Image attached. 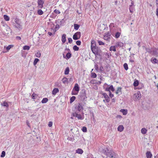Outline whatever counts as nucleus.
I'll return each instance as SVG.
<instances>
[{
	"label": "nucleus",
	"instance_id": "obj_1",
	"mask_svg": "<svg viewBox=\"0 0 158 158\" xmlns=\"http://www.w3.org/2000/svg\"><path fill=\"white\" fill-rule=\"evenodd\" d=\"M103 152L107 157L115 158L118 157V155L112 151H109L107 148H105L103 150Z\"/></svg>",
	"mask_w": 158,
	"mask_h": 158
},
{
	"label": "nucleus",
	"instance_id": "obj_2",
	"mask_svg": "<svg viewBox=\"0 0 158 158\" xmlns=\"http://www.w3.org/2000/svg\"><path fill=\"white\" fill-rule=\"evenodd\" d=\"M146 50L148 53L153 56L158 57V48H153L151 49L146 48Z\"/></svg>",
	"mask_w": 158,
	"mask_h": 158
},
{
	"label": "nucleus",
	"instance_id": "obj_3",
	"mask_svg": "<svg viewBox=\"0 0 158 158\" xmlns=\"http://www.w3.org/2000/svg\"><path fill=\"white\" fill-rule=\"evenodd\" d=\"M14 26L19 30L22 29V26L21 22L18 20L15 19V22L13 23Z\"/></svg>",
	"mask_w": 158,
	"mask_h": 158
},
{
	"label": "nucleus",
	"instance_id": "obj_4",
	"mask_svg": "<svg viewBox=\"0 0 158 158\" xmlns=\"http://www.w3.org/2000/svg\"><path fill=\"white\" fill-rule=\"evenodd\" d=\"M91 50L93 53L96 56L100 55L101 52V50L98 47L92 49Z\"/></svg>",
	"mask_w": 158,
	"mask_h": 158
},
{
	"label": "nucleus",
	"instance_id": "obj_5",
	"mask_svg": "<svg viewBox=\"0 0 158 158\" xmlns=\"http://www.w3.org/2000/svg\"><path fill=\"white\" fill-rule=\"evenodd\" d=\"M73 116L77 117L78 119L83 120L84 118V116H82L80 114H78L77 111L73 113Z\"/></svg>",
	"mask_w": 158,
	"mask_h": 158
},
{
	"label": "nucleus",
	"instance_id": "obj_6",
	"mask_svg": "<svg viewBox=\"0 0 158 158\" xmlns=\"http://www.w3.org/2000/svg\"><path fill=\"white\" fill-rule=\"evenodd\" d=\"M6 27H4L2 30L3 32L5 34H8L10 32H11V30L10 27H8L7 25H6Z\"/></svg>",
	"mask_w": 158,
	"mask_h": 158
},
{
	"label": "nucleus",
	"instance_id": "obj_7",
	"mask_svg": "<svg viewBox=\"0 0 158 158\" xmlns=\"http://www.w3.org/2000/svg\"><path fill=\"white\" fill-rule=\"evenodd\" d=\"M81 36V33L80 32L78 31L75 33L73 36V39L74 40H77L79 39Z\"/></svg>",
	"mask_w": 158,
	"mask_h": 158
},
{
	"label": "nucleus",
	"instance_id": "obj_8",
	"mask_svg": "<svg viewBox=\"0 0 158 158\" xmlns=\"http://www.w3.org/2000/svg\"><path fill=\"white\" fill-rule=\"evenodd\" d=\"M102 95L105 98V100L107 102H109L110 101V99L108 96L107 94L106 93H102Z\"/></svg>",
	"mask_w": 158,
	"mask_h": 158
},
{
	"label": "nucleus",
	"instance_id": "obj_9",
	"mask_svg": "<svg viewBox=\"0 0 158 158\" xmlns=\"http://www.w3.org/2000/svg\"><path fill=\"white\" fill-rule=\"evenodd\" d=\"M134 97L138 99H140L141 98V95L140 92H137L136 93L134 94Z\"/></svg>",
	"mask_w": 158,
	"mask_h": 158
},
{
	"label": "nucleus",
	"instance_id": "obj_10",
	"mask_svg": "<svg viewBox=\"0 0 158 158\" xmlns=\"http://www.w3.org/2000/svg\"><path fill=\"white\" fill-rule=\"evenodd\" d=\"M37 3L40 8H41L43 7L44 3V1L43 0H38Z\"/></svg>",
	"mask_w": 158,
	"mask_h": 158
},
{
	"label": "nucleus",
	"instance_id": "obj_11",
	"mask_svg": "<svg viewBox=\"0 0 158 158\" xmlns=\"http://www.w3.org/2000/svg\"><path fill=\"white\" fill-rule=\"evenodd\" d=\"M105 90L106 91H110L111 90L112 92L114 91V88L113 85H111L109 87H106L105 89Z\"/></svg>",
	"mask_w": 158,
	"mask_h": 158
},
{
	"label": "nucleus",
	"instance_id": "obj_12",
	"mask_svg": "<svg viewBox=\"0 0 158 158\" xmlns=\"http://www.w3.org/2000/svg\"><path fill=\"white\" fill-rule=\"evenodd\" d=\"M110 33H108L106 34L104 36V39L107 41H109L110 39Z\"/></svg>",
	"mask_w": 158,
	"mask_h": 158
},
{
	"label": "nucleus",
	"instance_id": "obj_13",
	"mask_svg": "<svg viewBox=\"0 0 158 158\" xmlns=\"http://www.w3.org/2000/svg\"><path fill=\"white\" fill-rule=\"evenodd\" d=\"M96 44V42L94 40H92L91 41V49L97 47Z\"/></svg>",
	"mask_w": 158,
	"mask_h": 158
},
{
	"label": "nucleus",
	"instance_id": "obj_14",
	"mask_svg": "<svg viewBox=\"0 0 158 158\" xmlns=\"http://www.w3.org/2000/svg\"><path fill=\"white\" fill-rule=\"evenodd\" d=\"M123 46V44L121 42H118L116 43L115 47L117 48L118 47H122Z\"/></svg>",
	"mask_w": 158,
	"mask_h": 158
},
{
	"label": "nucleus",
	"instance_id": "obj_15",
	"mask_svg": "<svg viewBox=\"0 0 158 158\" xmlns=\"http://www.w3.org/2000/svg\"><path fill=\"white\" fill-rule=\"evenodd\" d=\"M73 90H74L75 91L77 92H78L79 90V88L77 84L76 83L75 85L74 86L73 89Z\"/></svg>",
	"mask_w": 158,
	"mask_h": 158
},
{
	"label": "nucleus",
	"instance_id": "obj_16",
	"mask_svg": "<svg viewBox=\"0 0 158 158\" xmlns=\"http://www.w3.org/2000/svg\"><path fill=\"white\" fill-rule=\"evenodd\" d=\"M66 35L65 34H64L63 35H62L61 40L62 41L63 43V44L65 43V42H66Z\"/></svg>",
	"mask_w": 158,
	"mask_h": 158
},
{
	"label": "nucleus",
	"instance_id": "obj_17",
	"mask_svg": "<svg viewBox=\"0 0 158 158\" xmlns=\"http://www.w3.org/2000/svg\"><path fill=\"white\" fill-rule=\"evenodd\" d=\"M59 90L57 88H54L52 91V94L53 95H56V93L58 92Z\"/></svg>",
	"mask_w": 158,
	"mask_h": 158
},
{
	"label": "nucleus",
	"instance_id": "obj_18",
	"mask_svg": "<svg viewBox=\"0 0 158 158\" xmlns=\"http://www.w3.org/2000/svg\"><path fill=\"white\" fill-rule=\"evenodd\" d=\"M124 128L123 125H119L118 127V130L120 132H122L123 131Z\"/></svg>",
	"mask_w": 158,
	"mask_h": 158
},
{
	"label": "nucleus",
	"instance_id": "obj_19",
	"mask_svg": "<svg viewBox=\"0 0 158 158\" xmlns=\"http://www.w3.org/2000/svg\"><path fill=\"white\" fill-rule=\"evenodd\" d=\"M146 154L147 158H151L152 156L151 152L149 151L147 152Z\"/></svg>",
	"mask_w": 158,
	"mask_h": 158
},
{
	"label": "nucleus",
	"instance_id": "obj_20",
	"mask_svg": "<svg viewBox=\"0 0 158 158\" xmlns=\"http://www.w3.org/2000/svg\"><path fill=\"white\" fill-rule=\"evenodd\" d=\"M120 111L122 112L123 115H126L127 113V110L125 109H121Z\"/></svg>",
	"mask_w": 158,
	"mask_h": 158
},
{
	"label": "nucleus",
	"instance_id": "obj_21",
	"mask_svg": "<svg viewBox=\"0 0 158 158\" xmlns=\"http://www.w3.org/2000/svg\"><path fill=\"white\" fill-rule=\"evenodd\" d=\"M62 81L64 84H66L68 83V79L65 77L63 78L62 80Z\"/></svg>",
	"mask_w": 158,
	"mask_h": 158
},
{
	"label": "nucleus",
	"instance_id": "obj_22",
	"mask_svg": "<svg viewBox=\"0 0 158 158\" xmlns=\"http://www.w3.org/2000/svg\"><path fill=\"white\" fill-rule=\"evenodd\" d=\"M76 152L78 154H81L83 153V151L81 149L78 148L76 150Z\"/></svg>",
	"mask_w": 158,
	"mask_h": 158
},
{
	"label": "nucleus",
	"instance_id": "obj_23",
	"mask_svg": "<svg viewBox=\"0 0 158 158\" xmlns=\"http://www.w3.org/2000/svg\"><path fill=\"white\" fill-rule=\"evenodd\" d=\"M115 47H116L115 46H112L110 47V51H113L114 52L116 51V49L115 48Z\"/></svg>",
	"mask_w": 158,
	"mask_h": 158
},
{
	"label": "nucleus",
	"instance_id": "obj_24",
	"mask_svg": "<svg viewBox=\"0 0 158 158\" xmlns=\"http://www.w3.org/2000/svg\"><path fill=\"white\" fill-rule=\"evenodd\" d=\"M147 132V130L145 128H143L141 130V132L143 134H145Z\"/></svg>",
	"mask_w": 158,
	"mask_h": 158
},
{
	"label": "nucleus",
	"instance_id": "obj_25",
	"mask_svg": "<svg viewBox=\"0 0 158 158\" xmlns=\"http://www.w3.org/2000/svg\"><path fill=\"white\" fill-rule=\"evenodd\" d=\"M82 109L83 108L82 105L80 104H79L77 107V110L79 111H81L82 110Z\"/></svg>",
	"mask_w": 158,
	"mask_h": 158
},
{
	"label": "nucleus",
	"instance_id": "obj_26",
	"mask_svg": "<svg viewBox=\"0 0 158 158\" xmlns=\"http://www.w3.org/2000/svg\"><path fill=\"white\" fill-rule=\"evenodd\" d=\"M151 61L154 64H156L158 62V60H157V59L156 58H154L153 59L152 58L151 59Z\"/></svg>",
	"mask_w": 158,
	"mask_h": 158
},
{
	"label": "nucleus",
	"instance_id": "obj_27",
	"mask_svg": "<svg viewBox=\"0 0 158 158\" xmlns=\"http://www.w3.org/2000/svg\"><path fill=\"white\" fill-rule=\"evenodd\" d=\"M48 101V99L47 98H43L41 101V102L42 103H46Z\"/></svg>",
	"mask_w": 158,
	"mask_h": 158
},
{
	"label": "nucleus",
	"instance_id": "obj_28",
	"mask_svg": "<svg viewBox=\"0 0 158 158\" xmlns=\"http://www.w3.org/2000/svg\"><path fill=\"white\" fill-rule=\"evenodd\" d=\"M4 19L6 21H8L10 20V18L9 17L6 15H4L3 16Z\"/></svg>",
	"mask_w": 158,
	"mask_h": 158
},
{
	"label": "nucleus",
	"instance_id": "obj_29",
	"mask_svg": "<svg viewBox=\"0 0 158 158\" xmlns=\"http://www.w3.org/2000/svg\"><path fill=\"white\" fill-rule=\"evenodd\" d=\"M71 56V54L70 52H68L66 55V57L67 59H69Z\"/></svg>",
	"mask_w": 158,
	"mask_h": 158
},
{
	"label": "nucleus",
	"instance_id": "obj_30",
	"mask_svg": "<svg viewBox=\"0 0 158 158\" xmlns=\"http://www.w3.org/2000/svg\"><path fill=\"white\" fill-rule=\"evenodd\" d=\"M139 84V81L137 80H135L134 83L133 85L134 86L136 87Z\"/></svg>",
	"mask_w": 158,
	"mask_h": 158
},
{
	"label": "nucleus",
	"instance_id": "obj_31",
	"mask_svg": "<svg viewBox=\"0 0 158 158\" xmlns=\"http://www.w3.org/2000/svg\"><path fill=\"white\" fill-rule=\"evenodd\" d=\"M39 60L38 58H35L33 62V64L34 65H35L39 61Z\"/></svg>",
	"mask_w": 158,
	"mask_h": 158
},
{
	"label": "nucleus",
	"instance_id": "obj_32",
	"mask_svg": "<svg viewBox=\"0 0 158 158\" xmlns=\"http://www.w3.org/2000/svg\"><path fill=\"white\" fill-rule=\"evenodd\" d=\"M74 29L76 30H77L80 27V26L79 25L76 24H74Z\"/></svg>",
	"mask_w": 158,
	"mask_h": 158
},
{
	"label": "nucleus",
	"instance_id": "obj_33",
	"mask_svg": "<svg viewBox=\"0 0 158 158\" xmlns=\"http://www.w3.org/2000/svg\"><path fill=\"white\" fill-rule=\"evenodd\" d=\"M69 67L66 68L65 72L64 74L65 75H67L69 74Z\"/></svg>",
	"mask_w": 158,
	"mask_h": 158
},
{
	"label": "nucleus",
	"instance_id": "obj_34",
	"mask_svg": "<svg viewBox=\"0 0 158 158\" xmlns=\"http://www.w3.org/2000/svg\"><path fill=\"white\" fill-rule=\"evenodd\" d=\"M13 47V46L12 45H9L6 47H4V48H6L7 50L8 51Z\"/></svg>",
	"mask_w": 158,
	"mask_h": 158
},
{
	"label": "nucleus",
	"instance_id": "obj_35",
	"mask_svg": "<svg viewBox=\"0 0 158 158\" xmlns=\"http://www.w3.org/2000/svg\"><path fill=\"white\" fill-rule=\"evenodd\" d=\"M41 55V53L40 51H38L35 54L36 56L38 58H39L40 57Z\"/></svg>",
	"mask_w": 158,
	"mask_h": 158
},
{
	"label": "nucleus",
	"instance_id": "obj_36",
	"mask_svg": "<svg viewBox=\"0 0 158 158\" xmlns=\"http://www.w3.org/2000/svg\"><path fill=\"white\" fill-rule=\"evenodd\" d=\"M121 88L119 87L117 89L116 92V94H118L119 93L121 92Z\"/></svg>",
	"mask_w": 158,
	"mask_h": 158
},
{
	"label": "nucleus",
	"instance_id": "obj_37",
	"mask_svg": "<svg viewBox=\"0 0 158 158\" xmlns=\"http://www.w3.org/2000/svg\"><path fill=\"white\" fill-rule=\"evenodd\" d=\"M75 96H72L70 99V102L71 103L73 102L75 99Z\"/></svg>",
	"mask_w": 158,
	"mask_h": 158
},
{
	"label": "nucleus",
	"instance_id": "obj_38",
	"mask_svg": "<svg viewBox=\"0 0 158 158\" xmlns=\"http://www.w3.org/2000/svg\"><path fill=\"white\" fill-rule=\"evenodd\" d=\"M121 34L119 32H117L116 33L115 35V37L116 38H118L119 37L120 35Z\"/></svg>",
	"mask_w": 158,
	"mask_h": 158
},
{
	"label": "nucleus",
	"instance_id": "obj_39",
	"mask_svg": "<svg viewBox=\"0 0 158 158\" xmlns=\"http://www.w3.org/2000/svg\"><path fill=\"white\" fill-rule=\"evenodd\" d=\"M123 66L124 69L126 70H127L128 69V65L127 64L125 63L124 64H123Z\"/></svg>",
	"mask_w": 158,
	"mask_h": 158
},
{
	"label": "nucleus",
	"instance_id": "obj_40",
	"mask_svg": "<svg viewBox=\"0 0 158 158\" xmlns=\"http://www.w3.org/2000/svg\"><path fill=\"white\" fill-rule=\"evenodd\" d=\"M97 77L96 74L94 73H91V77L93 78H96Z\"/></svg>",
	"mask_w": 158,
	"mask_h": 158
},
{
	"label": "nucleus",
	"instance_id": "obj_41",
	"mask_svg": "<svg viewBox=\"0 0 158 158\" xmlns=\"http://www.w3.org/2000/svg\"><path fill=\"white\" fill-rule=\"evenodd\" d=\"M30 48L29 46H25L23 47V49L24 50H29Z\"/></svg>",
	"mask_w": 158,
	"mask_h": 158
},
{
	"label": "nucleus",
	"instance_id": "obj_42",
	"mask_svg": "<svg viewBox=\"0 0 158 158\" xmlns=\"http://www.w3.org/2000/svg\"><path fill=\"white\" fill-rule=\"evenodd\" d=\"M73 49L75 51H77L79 50V48L76 45H75L73 47Z\"/></svg>",
	"mask_w": 158,
	"mask_h": 158
},
{
	"label": "nucleus",
	"instance_id": "obj_43",
	"mask_svg": "<svg viewBox=\"0 0 158 158\" xmlns=\"http://www.w3.org/2000/svg\"><path fill=\"white\" fill-rule=\"evenodd\" d=\"M37 12L39 15H42L43 14V12L41 10H38Z\"/></svg>",
	"mask_w": 158,
	"mask_h": 158
},
{
	"label": "nucleus",
	"instance_id": "obj_44",
	"mask_svg": "<svg viewBox=\"0 0 158 158\" xmlns=\"http://www.w3.org/2000/svg\"><path fill=\"white\" fill-rule=\"evenodd\" d=\"M98 42L99 44L100 45H104L105 44L104 43L102 42L101 41L98 40Z\"/></svg>",
	"mask_w": 158,
	"mask_h": 158
},
{
	"label": "nucleus",
	"instance_id": "obj_45",
	"mask_svg": "<svg viewBox=\"0 0 158 158\" xmlns=\"http://www.w3.org/2000/svg\"><path fill=\"white\" fill-rule=\"evenodd\" d=\"M134 7L133 6H130L129 9L130 11V12L131 13H132L133 11V9Z\"/></svg>",
	"mask_w": 158,
	"mask_h": 158
},
{
	"label": "nucleus",
	"instance_id": "obj_46",
	"mask_svg": "<svg viewBox=\"0 0 158 158\" xmlns=\"http://www.w3.org/2000/svg\"><path fill=\"white\" fill-rule=\"evenodd\" d=\"M5 154H6V153H5V152L4 151H3L2 152V154L1 155V157H4L5 156Z\"/></svg>",
	"mask_w": 158,
	"mask_h": 158
},
{
	"label": "nucleus",
	"instance_id": "obj_47",
	"mask_svg": "<svg viewBox=\"0 0 158 158\" xmlns=\"http://www.w3.org/2000/svg\"><path fill=\"white\" fill-rule=\"evenodd\" d=\"M2 105L4 106H6L7 107H8L9 106V105L6 102H4L3 103V104H2Z\"/></svg>",
	"mask_w": 158,
	"mask_h": 158
},
{
	"label": "nucleus",
	"instance_id": "obj_48",
	"mask_svg": "<svg viewBox=\"0 0 158 158\" xmlns=\"http://www.w3.org/2000/svg\"><path fill=\"white\" fill-rule=\"evenodd\" d=\"M54 12L56 14H60V11L59 10H57V9H55L54 11Z\"/></svg>",
	"mask_w": 158,
	"mask_h": 158
},
{
	"label": "nucleus",
	"instance_id": "obj_49",
	"mask_svg": "<svg viewBox=\"0 0 158 158\" xmlns=\"http://www.w3.org/2000/svg\"><path fill=\"white\" fill-rule=\"evenodd\" d=\"M36 97V94L33 93L32 95V99H35Z\"/></svg>",
	"mask_w": 158,
	"mask_h": 158
},
{
	"label": "nucleus",
	"instance_id": "obj_50",
	"mask_svg": "<svg viewBox=\"0 0 158 158\" xmlns=\"http://www.w3.org/2000/svg\"><path fill=\"white\" fill-rule=\"evenodd\" d=\"M82 131L84 132H86L87 131L86 127H83L82 128Z\"/></svg>",
	"mask_w": 158,
	"mask_h": 158
},
{
	"label": "nucleus",
	"instance_id": "obj_51",
	"mask_svg": "<svg viewBox=\"0 0 158 158\" xmlns=\"http://www.w3.org/2000/svg\"><path fill=\"white\" fill-rule=\"evenodd\" d=\"M99 70L101 73H102L103 72V68L102 66H100Z\"/></svg>",
	"mask_w": 158,
	"mask_h": 158
},
{
	"label": "nucleus",
	"instance_id": "obj_52",
	"mask_svg": "<svg viewBox=\"0 0 158 158\" xmlns=\"http://www.w3.org/2000/svg\"><path fill=\"white\" fill-rule=\"evenodd\" d=\"M81 42L80 40H78L76 42V44L78 45H80L81 44Z\"/></svg>",
	"mask_w": 158,
	"mask_h": 158
},
{
	"label": "nucleus",
	"instance_id": "obj_53",
	"mask_svg": "<svg viewBox=\"0 0 158 158\" xmlns=\"http://www.w3.org/2000/svg\"><path fill=\"white\" fill-rule=\"evenodd\" d=\"M114 27V26L113 23H111L109 25L110 28L112 29Z\"/></svg>",
	"mask_w": 158,
	"mask_h": 158
},
{
	"label": "nucleus",
	"instance_id": "obj_54",
	"mask_svg": "<svg viewBox=\"0 0 158 158\" xmlns=\"http://www.w3.org/2000/svg\"><path fill=\"white\" fill-rule=\"evenodd\" d=\"M109 96L111 98H112L114 97V95L111 94L110 91H109Z\"/></svg>",
	"mask_w": 158,
	"mask_h": 158
},
{
	"label": "nucleus",
	"instance_id": "obj_55",
	"mask_svg": "<svg viewBox=\"0 0 158 158\" xmlns=\"http://www.w3.org/2000/svg\"><path fill=\"white\" fill-rule=\"evenodd\" d=\"M52 122H49L48 126L49 127H51L52 126Z\"/></svg>",
	"mask_w": 158,
	"mask_h": 158
},
{
	"label": "nucleus",
	"instance_id": "obj_56",
	"mask_svg": "<svg viewBox=\"0 0 158 158\" xmlns=\"http://www.w3.org/2000/svg\"><path fill=\"white\" fill-rule=\"evenodd\" d=\"M68 42L69 43H71L73 41V40L71 38H68Z\"/></svg>",
	"mask_w": 158,
	"mask_h": 158
},
{
	"label": "nucleus",
	"instance_id": "obj_57",
	"mask_svg": "<svg viewBox=\"0 0 158 158\" xmlns=\"http://www.w3.org/2000/svg\"><path fill=\"white\" fill-rule=\"evenodd\" d=\"M26 124L29 127H30V123L27 120L26 121Z\"/></svg>",
	"mask_w": 158,
	"mask_h": 158
},
{
	"label": "nucleus",
	"instance_id": "obj_58",
	"mask_svg": "<svg viewBox=\"0 0 158 158\" xmlns=\"http://www.w3.org/2000/svg\"><path fill=\"white\" fill-rule=\"evenodd\" d=\"M16 38V40H21V38L20 37L18 36H17Z\"/></svg>",
	"mask_w": 158,
	"mask_h": 158
},
{
	"label": "nucleus",
	"instance_id": "obj_59",
	"mask_svg": "<svg viewBox=\"0 0 158 158\" xmlns=\"http://www.w3.org/2000/svg\"><path fill=\"white\" fill-rule=\"evenodd\" d=\"M106 85H107V86H108V85L106 83H105L104 85H103V87H104V88L105 89V88L106 87Z\"/></svg>",
	"mask_w": 158,
	"mask_h": 158
},
{
	"label": "nucleus",
	"instance_id": "obj_60",
	"mask_svg": "<svg viewBox=\"0 0 158 158\" xmlns=\"http://www.w3.org/2000/svg\"><path fill=\"white\" fill-rule=\"evenodd\" d=\"M156 15L158 16V8L156 10Z\"/></svg>",
	"mask_w": 158,
	"mask_h": 158
},
{
	"label": "nucleus",
	"instance_id": "obj_61",
	"mask_svg": "<svg viewBox=\"0 0 158 158\" xmlns=\"http://www.w3.org/2000/svg\"><path fill=\"white\" fill-rule=\"evenodd\" d=\"M133 5H134V2H133V1H132L131 2V5H130V6H133Z\"/></svg>",
	"mask_w": 158,
	"mask_h": 158
},
{
	"label": "nucleus",
	"instance_id": "obj_62",
	"mask_svg": "<svg viewBox=\"0 0 158 158\" xmlns=\"http://www.w3.org/2000/svg\"><path fill=\"white\" fill-rule=\"evenodd\" d=\"M48 34L50 36H51L52 35V33L51 32H48Z\"/></svg>",
	"mask_w": 158,
	"mask_h": 158
},
{
	"label": "nucleus",
	"instance_id": "obj_63",
	"mask_svg": "<svg viewBox=\"0 0 158 158\" xmlns=\"http://www.w3.org/2000/svg\"><path fill=\"white\" fill-rule=\"evenodd\" d=\"M138 46H139V47H140L141 45H140V42H139L138 43Z\"/></svg>",
	"mask_w": 158,
	"mask_h": 158
},
{
	"label": "nucleus",
	"instance_id": "obj_64",
	"mask_svg": "<svg viewBox=\"0 0 158 158\" xmlns=\"http://www.w3.org/2000/svg\"><path fill=\"white\" fill-rule=\"evenodd\" d=\"M156 5H158V0H156Z\"/></svg>",
	"mask_w": 158,
	"mask_h": 158
}]
</instances>
